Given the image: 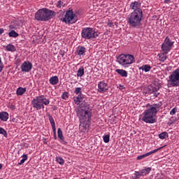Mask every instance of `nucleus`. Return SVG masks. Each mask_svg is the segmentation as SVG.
Returning a JSON list of instances; mask_svg holds the SVG:
<instances>
[{
	"label": "nucleus",
	"instance_id": "38",
	"mask_svg": "<svg viewBox=\"0 0 179 179\" xmlns=\"http://www.w3.org/2000/svg\"><path fill=\"white\" fill-rule=\"evenodd\" d=\"M62 97L64 100H66V99H68V92L63 93Z\"/></svg>",
	"mask_w": 179,
	"mask_h": 179
},
{
	"label": "nucleus",
	"instance_id": "8",
	"mask_svg": "<svg viewBox=\"0 0 179 179\" xmlns=\"http://www.w3.org/2000/svg\"><path fill=\"white\" fill-rule=\"evenodd\" d=\"M168 82L171 83L172 87H177L179 86V69H177L169 77Z\"/></svg>",
	"mask_w": 179,
	"mask_h": 179
},
{
	"label": "nucleus",
	"instance_id": "21",
	"mask_svg": "<svg viewBox=\"0 0 179 179\" xmlns=\"http://www.w3.org/2000/svg\"><path fill=\"white\" fill-rule=\"evenodd\" d=\"M150 171H152V168L148 167L145 169H142L141 171H140V173H141V176H146V174H149V173H150Z\"/></svg>",
	"mask_w": 179,
	"mask_h": 179
},
{
	"label": "nucleus",
	"instance_id": "29",
	"mask_svg": "<svg viewBox=\"0 0 179 179\" xmlns=\"http://www.w3.org/2000/svg\"><path fill=\"white\" fill-rule=\"evenodd\" d=\"M9 37H17L19 36V34H17L16 31L12 30L8 33Z\"/></svg>",
	"mask_w": 179,
	"mask_h": 179
},
{
	"label": "nucleus",
	"instance_id": "40",
	"mask_svg": "<svg viewBox=\"0 0 179 179\" xmlns=\"http://www.w3.org/2000/svg\"><path fill=\"white\" fill-rule=\"evenodd\" d=\"M171 115H174L176 114V108H173L170 112Z\"/></svg>",
	"mask_w": 179,
	"mask_h": 179
},
{
	"label": "nucleus",
	"instance_id": "18",
	"mask_svg": "<svg viewBox=\"0 0 179 179\" xmlns=\"http://www.w3.org/2000/svg\"><path fill=\"white\" fill-rule=\"evenodd\" d=\"M8 118H9V114L7 112L0 113V120L1 121H8Z\"/></svg>",
	"mask_w": 179,
	"mask_h": 179
},
{
	"label": "nucleus",
	"instance_id": "2",
	"mask_svg": "<svg viewBox=\"0 0 179 179\" xmlns=\"http://www.w3.org/2000/svg\"><path fill=\"white\" fill-rule=\"evenodd\" d=\"M57 13L48 8H42L35 13V19L38 22H48L55 17Z\"/></svg>",
	"mask_w": 179,
	"mask_h": 179
},
{
	"label": "nucleus",
	"instance_id": "44",
	"mask_svg": "<svg viewBox=\"0 0 179 179\" xmlns=\"http://www.w3.org/2000/svg\"><path fill=\"white\" fill-rule=\"evenodd\" d=\"M22 160H24L25 162H26V160H27V155H22Z\"/></svg>",
	"mask_w": 179,
	"mask_h": 179
},
{
	"label": "nucleus",
	"instance_id": "6",
	"mask_svg": "<svg viewBox=\"0 0 179 179\" xmlns=\"http://www.w3.org/2000/svg\"><path fill=\"white\" fill-rule=\"evenodd\" d=\"M62 20L66 24H73V23L78 22V16L73 13V10L69 8V10L66 12V15Z\"/></svg>",
	"mask_w": 179,
	"mask_h": 179
},
{
	"label": "nucleus",
	"instance_id": "22",
	"mask_svg": "<svg viewBox=\"0 0 179 179\" xmlns=\"http://www.w3.org/2000/svg\"><path fill=\"white\" fill-rule=\"evenodd\" d=\"M39 97H41V103L43 104V106H48V104H50V99H47L44 97V96H39Z\"/></svg>",
	"mask_w": 179,
	"mask_h": 179
},
{
	"label": "nucleus",
	"instance_id": "33",
	"mask_svg": "<svg viewBox=\"0 0 179 179\" xmlns=\"http://www.w3.org/2000/svg\"><path fill=\"white\" fill-rule=\"evenodd\" d=\"M56 162H57V163H59V164H61L62 166L64 164V163H65L64 159H62V157H57Z\"/></svg>",
	"mask_w": 179,
	"mask_h": 179
},
{
	"label": "nucleus",
	"instance_id": "39",
	"mask_svg": "<svg viewBox=\"0 0 179 179\" xmlns=\"http://www.w3.org/2000/svg\"><path fill=\"white\" fill-rule=\"evenodd\" d=\"M53 131V136H54V139H57V131H56V129L55 128V129H52Z\"/></svg>",
	"mask_w": 179,
	"mask_h": 179
},
{
	"label": "nucleus",
	"instance_id": "15",
	"mask_svg": "<svg viewBox=\"0 0 179 179\" xmlns=\"http://www.w3.org/2000/svg\"><path fill=\"white\" fill-rule=\"evenodd\" d=\"M160 89V87H156L155 85H151L150 87H148V93H155L154 96L155 97H157V96H159V94H160V93H156V92H159Z\"/></svg>",
	"mask_w": 179,
	"mask_h": 179
},
{
	"label": "nucleus",
	"instance_id": "19",
	"mask_svg": "<svg viewBox=\"0 0 179 179\" xmlns=\"http://www.w3.org/2000/svg\"><path fill=\"white\" fill-rule=\"evenodd\" d=\"M49 82H50V85H57L58 83V82H59V79L58 78V77L57 76H55L50 78L49 80Z\"/></svg>",
	"mask_w": 179,
	"mask_h": 179
},
{
	"label": "nucleus",
	"instance_id": "51",
	"mask_svg": "<svg viewBox=\"0 0 179 179\" xmlns=\"http://www.w3.org/2000/svg\"><path fill=\"white\" fill-rule=\"evenodd\" d=\"M1 169H2V164H0V170H1Z\"/></svg>",
	"mask_w": 179,
	"mask_h": 179
},
{
	"label": "nucleus",
	"instance_id": "16",
	"mask_svg": "<svg viewBox=\"0 0 179 179\" xmlns=\"http://www.w3.org/2000/svg\"><path fill=\"white\" fill-rule=\"evenodd\" d=\"M162 50L165 52V54H167L169 51L171 50V46H169L167 43H163L162 45Z\"/></svg>",
	"mask_w": 179,
	"mask_h": 179
},
{
	"label": "nucleus",
	"instance_id": "37",
	"mask_svg": "<svg viewBox=\"0 0 179 179\" xmlns=\"http://www.w3.org/2000/svg\"><path fill=\"white\" fill-rule=\"evenodd\" d=\"M81 90H82V88L77 87L76 89V90L74 91V93H76V94H79V93H80Z\"/></svg>",
	"mask_w": 179,
	"mask_h": 179
},
{
	"label": "nucleus",
	"instance_id": "12",
	"mask_svg": "<svg viewBox=\"0 0 179 179\" xmlns=\"http://www.w3.org/2000/svg\"><path fill=\"white\" fill-rule=\"evenodd\" d=\"M31 68H33V64H31L30 62H24L21 65L22 72H30L31 71Z\"/></svg>",
	"mask_w": 179,
	"mask_h": 179
},
{
	"label": "nucleus",
	"instance_id": "13",
	"mask_svg": "<svg viewBox=\"0 0 179 179\" xmlns=\"http://www.w3.org/2000/svg\"><path fill=\"white\" fill-rule=\"evenodd\" d=\"M163 148H164V146L160 147L159 148L153 150L151 152H147L142 155H140V156L137 157V160H142V159H145V157H148V156H150V155H153V153H156V152H159V150L163 149Z\"/></svg>",
	"mask_w": 179,
	"mask_h": 179
},
{
	"label": "nucleus",
	"instance_id": "42",
	"mask_svg": "<svg viewBox=\"0 0 179 179\" xmlns=\"http://www.w3.org/2000/svg\"><path fill=\"white\" fill-rule=\"evenodd\" d=\"M74 101L76 103V104H79V103H80V101H82L80 99H77L76 98L74 99Z\"/></svg>",
	"mask_w": 179,
	"mask_h": 179
},
{
	"label": "nucleus",
	"instance_id": "43",
	"mask_svg": "<svg viewBox=\"0 0 179 179\" xmlns=\"http://www.w3.org/2000/svg\"><path fill=\"white\" fill-rule=\"evenodd\" d=\"M77 100H80L82 101V95L79 94L76 97Z\"/></svg>",
	"mask_w": 179,
	"mask_h": 179
},
{
	"label": "nucleus",
	"instance_id": "45",
	"mask_svg": "<svg viewBox=\"0 0 179 179\" xmlns=\"http://www.w3.org/2000/svg\"><path fill=\"white\" fill-rule=\"evenodd\" d=\"M108 26L109 27H113V26H114V25L113 24V22H108Z\"/></svg>",
	"mask_w": 179,
	"mask_h": 179
},
{
	"label": "nucleus",
	"instance_id": "24",
	"mask_svg": "<svg viewBox=\"0 0 179 179\" xmlns=\"http://www.w3.org/2000/svg\"><path fill=\"white\" fill-rule=\"evenodd\" d=\"M6 49L7 51H10L11 52H15V51H16V48H15V45L12 44H8Z\"/></svg>",
	"mask_w": 179,
	"mask_h": 179
},
{
	"label": "nucleus",
	"instance_id": "9",
	"mask_svg": "<svg viewBox=\"0 0 179 179\" xmlns=\"http://www.w3.org/2000/svg\"><path fill=\"white\" fill-rule=\"evenodd\" d=\"M34 108H36V110H41V108H44V105L42 104L41 97L38 96L36 99H34L31 101Z\"/></svg>",
	"mask_w": 179,
	"mask_h": 179
},
{
	"label": "nucleus",
	"instance_id": "30",
	"mask_svg": "<svg viewBox=\"0 0 179 179\" xmlns=\"http://www.w3.org/2000/svg\"><path fill=\"white\" fill-rule=\"evenodd\" d=\"M164 44H168L169 47H173V42L170 41V38H169L168 36L165 38Z\"/></svg>",
	"mask_w": 179,
	"mask_h": 179
},
{
	"label": "nucleus",
	"instance_id": "7",
	"mask_svg": "<svg viewBox=\"0 0 179 179\" xmlns=\"http://www.w3.org/2000/svg\"><path fill=\"white\" fill-rule=\"evenodd\" d=\"M144 116L143 117L142 120L146 124H155L156 122V113L152 112L150 109H148L145 110L143 113Z\"/></svg>",
	"mask_w": 179,
	"mask_h": 179
},
{
	"label": "nucleus",
	"instance_id": "36",
	"mask_svg": "<svg viewBox=\"0 0 179 179\" xmlns=\"http://www.w3.org/2000/svg\"><path fill=\"white\" fill-rule=\"evenodd\" d=\"M103 141L105 143H108L110 142V136L106 135L103 136Z\"/></svg>",
	"mask_w": 179,
	"mask_h": 179
},
{
	"label": "nucleus",
	"instance_id": "17",
	"mask_svg": "<svg viewBox=\"0 0 179 179\" xmlns=\"http://www.w3.org/2000/svg\"><path fill=\"white\" fill-rule=\"evenodd\" d=\"M115 72L120 75V76H122V78H127L128 76V72L124 69H116Z\"/></svg>",
	"mask_w": 179,
	"mask_h": 179
},
{
	"label": "nucleus",
	"instance_id": "5",
	"mask_svg": "<svg viewBox=\"0 0 179 179\" xmlns=\"http://www.w3.org/2000/svg\"><path fill=\"white\" fill-rule=\"evenodd\" d=\"M98 31H96L93 28L86 27L82 30L81 36L85 40H93V38H97L99 37Z\"/></svg>",
	"mask_w": 179,
	"mask_h": 179
},
{
	"label": "nucleus",
	"instance_id": "1",
	"mask_svg": "<svg viewBox=\"0 0 179 179\" xmlns=\"http://www.w3.org/2000/svg\"><path fill=\"white\" fill-rule=\"evenodd\" d=\"M143 20V13L139 11L132 12L127 17V22L130 27L134 29H139L142 26V21Z\"/></svg>",
	"mask_w": 179,
	"mask_h": 179
},
{
	"label": "nucleus",
	"instance_id": "23",
	"mask_svg": "<svg viewBox=\"0 0 179 179\" xmlns=\"http://www.w3.org/2000/svg\"><path fill=\"white\" fill-rule=\"evenodd\" d=\"M83 75H85V68L80 67L77 72V76L78 78H82Z\"/></svg>",
	"mask_w": 179,
	"mask_h": 179
},
{
	"label": "nucleus",
	"instance_id": "3",
	"mask_svg": "<svg viewBox=\"0 0 179 179\" xmlns=\"http://www.w3.org/2000/svg\"><path fill=\"white\" fill-rule=\"evenodd\" d=\"M90 107L88 104H84L81 106L80 109L77 112V116L79 117V120L81 123L85 124L87 121H90V117H92V113L89 111Z\"/></svg>",
	"mask_w": 179,
	"mask_h": 179
},
{
	"label": "nucleus",
	"instance_id": "11",
	"mask_svg": "<svg viewBox=\"0 0 179 179\" xmlns=\"http://www.w3.org/2000/svg\"><path fill=\"white\" fill-rule=\"evenodd\" d=\"M108 90V85L106 83V81H101L98 84V92L99 93H106V91Z\"/></svg>",
	"mask_w": 179,
	"mask_h": 179
},
{
	"label": "nucleus",
	"instance_id": "26",
	"mask_svg": "<svg viewBox=\"0 0 179 179\" xmlns=\"http://www.w3.org/2000/svg\"><path fill=\"white\" fill-rule=\"evenodd\" d=\"M159 139H166V138H169V134L167 132L164 131L159 134Z\"/></svg>",
	"mask_w": 179,
	"mask_h": 179
},
{
	"label": "nucleus",
	"instance_id": "25",
	"mask_svg": "<svg viewBox=\"0 0 179 179\" xmlns=\"http://www.w3.org/2000/svg\"><path fill=\"white\" fill-rule=\"evenodd\" d=\"M139 69H141L142 71H144L145 72H149L150 69H152V67L148 64L143 65L139 68Z\"/></svg>",
	"mask_w": 179,
	"mask_h": 179
},
{
	"label": "nucleus",
	"instance_id": "46",
	"mask_svg": "<svg viewBox=\"0 0 179 179\" xmlns=\"http://www.w3.org/2000/svg\"><path fill=\"white\" fill-rule=\"evenodd\" d=\"M9 29H10L11 30H13V29H15V26L11 24L9 26Z\"/></svg>",
	"mask_w": 179,
	"mask_h": 179
},
{
	"label": "nucleus",
	"instance_id": "14",
	"mask_svg": "<svg viewBox=\"0 0 179 179\" xmlns=\"http://www.w3.org/2000/svg\"><path fill=\"white\" fill-rule=\"evenodd\" d=\"M162 106H163V103H162V102H159L158 103H154L153 105L151 106L150 110L152 113L157 114V112L162 110Z\"/></svg>",
	"mask_w": 179,
	"mask_h": 179
},
{
	"label": "nucleus",
	"instance_id": "4",
	"mask_svg": "<svg viewBox=\"0 0 179 179\" xmlns=\"http://www.w3.org/2000/svg\"><path fill=\"white\" fill-rule=\"evenodd\" d=\"M117 60L123 68H129L135 62V57L132 55L122 54L117 57Z\"/></svg>",
	"mask_w": 179,
	"mask_h": 179
},
{
	"label": "nucleus",
	"instance_id": "27",
	"mask_svg": "<svg viewBox=\"0 0 179 179\" xmlns=\"http://www.w3.org/2000/svg\"><path fill=\"white\" fill-rule=\"evenodd\" d=\"M57 134H58V138H59L61 141H64V135H62V130L61 129V128H59L57 129Z\"/></svg>",
	"mask_w": 179,
	"mask_h": 179
},
{
	"label": "nucleus",
	"instance_id": "41",
	"mask_svg": "<svg viewBox=\"0 0 179 179\" xmlns=\"http://www.w3.org/2000/svg\"><path fill=\"white\" fill-rule=\"evenodd\" d=\"M135 176H136V178H138V177H139V176H142L141 173V171L136 172Z\"/></svg>",
	"mask_w": 179,
	"mask_h": 179
},
{
	"label": "nucleus",
	"instance_id": "53",
	"mask_svg": "<svg viewBox=\"0 0 179 179\" xmlns=\"http://www.w3.org/2000/svg\"><path fill=\"white\" fill-rule=\"evenodd\" d=\"M120 89H122V87H120Z\"/></svg>",
	"mask_w": 179,
	"mask_h": 179
},
{
	"label": "nucleus",
	"instance_id": "20",
	"mask_svg": "<svg viewBox=\"0 0 179 179\" xmlns=\"http://www.w3.org/2000/svg\"><path fill=\"white\" fill-rule=\"evenodd\" d=\"M26 93V88H23L22 87H20L17 89V96H22V94H24Z\"/></svg>",
	"mask_w": 179,
	"mask_h": 179
},
{
	"label": "nucleus",
	"instance_id": "35",
	"mask_svg": "<svg viewBox=\"0 0 179 179\" xmlns=\"http://www.w3.org/2000/svg\"><path fill=\"white\" fill-rule=\"evenodd\" d=\"M65 6V3L61 1H57V8H62Z\"/></svg>",
	"mask_w": 179,
	"mask_h": 179
},
{
	"label": "nucleus",
	"instance_id": "49",
	"mask_svg": "<svg viewBox=\"0 0 179 179\" xmlns=\"http://www.w3.org/2000/svg\"><path fill=\"white\" fill-rule=\"evenodd\" d=\"M170 2V0H165V3H169Z\"/></svg>",
	"mask_w": 179,
	"mask_h": 179
},
{
	"label": "nucleus",
	"instance_id": "52",
	"mask_svg": "<svg viewBox=\"0 0 179 179\" xmlns=\"http://www.w3.org/2000/svg\"><path fill=\"white\" fill-rule=\"evenodd\" d=\"M120 89H122V87H120Z\"/></svg>",
	"mask_w": 179,
	"mask_h": 179
},
{
	"label": "nucleus",
	"instance_id": "50",
	"mask_svg": "<svg viewBox=\"0 0 179 179\" xmlns=\"http://www.w3.org/2000/svg\"><path fill=\"white\" fill-rule=\"evenodd\" d=\"M61 55H62V57H64V55H65V54L64 53H61Z\"/></svg>",
	"mask_w": 179,
	"mask_h": 179
},
{
	"label": "nucleus",
	"instance_id": "31",
	"mask_svg": "<svg viewBox=\"0 0 179 179\" xmlns=\"http://www.w3.org/2000/svg\"><path fill=\"white\" fill-rule=\"evenodd\" d=\"M159 61L161 62H164V61L167 59V56H166V55L164 54L159 55Z\"/></svg>",
	"mask_w": 179,
	"mask_h": 179
},
{
	"label": "nucleus",
	"instance_id": "34",
	"mask_svg": "<svg viewBox=\"0 0 179 179\" xmlns=\"http://www.w3.org/2000/svg\"><path fill=\"white\" fill-rule=\"evenodd\" d=\"M0 134L1 135H3V136H5V138H6L8 136V133L6 131L5 129L0 127Z\"/></svg>",
	"mask_w": 179,
	"mask_h": 179
},
{
	"label": "nucleus",
	"instance_id": "28",
	"mask_svg": "<svg viewBox=\"0 0 179 179\" xmlns=\"http://www.w3.org/2000/svg\"><path fill=\"white\" fill-rule=\"evenodd\" d=\"M85 51H86V48L85 47L82 46L78 50V55H83V54H85Z\"/></svg>",
	"mask_w": 179,
	"mask_h": 179
},
{
	"label": "nucleus",
	"instance_id": "48",
	"mask_svg": "<svg viewBox=\"0 0 179 179\" xmlns=\"http://www.w3.org/2000/svg\"><path fill=\"white\" fill-rule=\"evenodd\" d=\"M3 31H4V30L3 29V28H1L0 29V35L3 34Z\"/></svg>",
	"mask_w": 179,
	"mask_h": 179
},
{
	"label": "nucleus",
	"instance_id": "10",
	"mask_svg": "<svg viewBox=\"0 0 179 179\" xmlns=\"http://www.w3.org/2000/svg\"><path fill=\"white\" fill-rule=\"evenodd\" d=\"M141 3L138 1L132 2L130 4L131 9L134 10L133 12H136V13H138V12H140V13H143V11L141 8Z\"/></svg>",
	"mask_w": 179,
	"mask_h": 179
},
{
	"label": "nucleus",
	"instance_id": "47",
	"mask_svg": "<svg viewBox=\"0 0 179 179\" xmlns=\"http://www.w3.org/2000/svg\"><path fill=\"white\" fill-rule=\"evenodd\" d=\"M26 161L24 159H22L20 161V162L19 163V164H23V163H24Z\"/></svg>",
	"mask_w": 179,
	"mask_h": 179
},
{
	"label": "nucleus",
	"instance_id": "54",
	"mask_svg": "<svg viewBox=\"0 0 179 179\" xmlns=\"http://www.w3.org/2000/svg\"><path fill=\"white\" fill-rule=\"evenodd\" d=\"M0 179H2V178H0Z\"/></svg>",
	"mask_w": 179,
	"mask_h": 179
},
{
	"label": "nucleus",
	"instance_id": "32",
	"mask_svg": "<svg viewBox=\"0 0 179 179\" xmlns=\"http://www.w3.org/2000/svg\"><path fill=\"white\" fill-rule=\"evenodd\" d=\"M49 120L51 124L52 129H55V122L54 121V118H52V116H49Z\"/></svg>",
	"mask_w": 179,
	"mask_h": 179
}]
</instances>
